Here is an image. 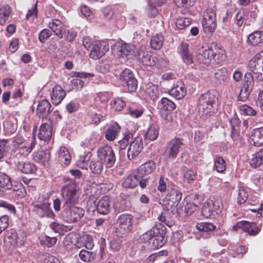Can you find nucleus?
Listing matches in <instances>:
<instances>
[{
	"instance_id": "obj_1",
	"label": "nucleus",
	"mask_w": 263,
	"mask_h": 263,
	"mask_svg": "<svg viewBox=\"0 0 263 263\" xmlns=\"http://www.w3.org/2000/svg\"><path fill=\"white\" fill-rule=\"evenodd\" d=\"M166 228L158 224L147 231L139 237L140 242L144 243L141 247L155 249L162 247L165 243Z\"/></svg>"
},
{
	"instance_id": "obj_2",
	"label": "nucleus",
	"mask_w": 263,
	"mask_h": 263,
	"mask_svg": "<svg viewBox=\"0 0 263 263\" xmlns=\"http://www.w3.org/2000/svg\"><path fill=\"white\" fill-rule=\"evenodd\" d=\"M201 62L206 65L217 64L224 59V55L216 46H202L197 51Z\"/></svg>"
},
{
	"instance_id": "obj_3",
	"label": "nucleus",
	"mask_w": 263,
	"mask_h": 263,
	"mask_svg": "<svg viewBox=\"0 0 263 263\" xmlns=\"http://www.w3.org/2000/svg\"><path fill=\"white\" fill-rule=\"evenodd\" d=\"M65 182H67L68 183L61 189V194L64 202V206L78 203L80 195L75 181L66 178L65 179Z\"/></svg>"
},
{
	"instance_id": "obj_4",
	"label": "nucleus",
	"mask_w": 263,
	"mask_h": 263,
	"mask_svg": "<svg viewBox=\"0 0 263 263\" xmlns=\"http://www.w3.org/2000/svg\"><path fill=\"white\" fill-rule=\"evenodd\" d=\"M145 46H141L137 51V56L139 61L143 66H153L157 64L158 66H165L166 61L162 57H157L152 54Z\"/></svg>"
},
{
	"instance_id": "obj_5",
	"label": "nucleus",
	"mask_w": 263,
	"mask_h": 263,
	"mask_svg": "<svg viewBox=\"0 0 263 263\" xmlns=\"http://www.w3.org/2000/svg\"><path fill=\"white\" fill-rule=\"evenodd\" d=\"M181 197L182 194L177 189L174 187L168 189L164 201L165 202L164 205L165 209L173 214L178 213L177 206L181 199Z\"/></svg>"
},
{
	"instance_id": "obj_6",
	"label": "nucleus",
	"mask_w": 263,
	"mask_h": 263,
	"mask_svg": "<svg viewBox=\"0 0 263 263\" xmlns=\"http://www.w3.org/2000/svg\"><path fill=\"white\" fill-rule=\"evenodd\" d=\"M134 224L133 217L130 214H122L117 220L116 233L121 237L126 236L132 231Z\"/></svg>"
},
{
	"instance_id": "obj_7",
	"label": "nucleus",
	"mask_w": 263,
	"mask_h": 263,
	"mask_svg": "<svg viewBox=\"0 0 263 263\" xmlns=\"http://www.w3.org/2000/svg\"><path fill=\"white\" fill-rule=\"evenodd\" d=\"M247 68L248 71L255 75L258 81H263V51L256 53L251 59Z\"/></svg>"
},
{
	"instance_id": "obj_8",
	"label": "nucleus",
	"mask_w": 263,
	"mask_h": 263,
	"mask_svg": "<svg viewBox=\"0 0 263 263\" xmlns=\"http://www.w3.org/2000/svg\"><path fill=\"white\" fill-rule=\"evenodd\" d=\"M97 156L98 159L105 164L106 167H111L116 161L115 153L111 147L107 145L98 148Z\"/></svg>"
},
{
	"instance_id": "obj_9",
	"label": "nucleus",
	"mask_w": 263,
	"mask_h": 263,
	"mask_svg": "<svg viewBox=\"0 0 263 263\" xmlns=\"http://www.w3.org/2000/svg\"><path fill=\"white\" fill-rule=\"evenodd\" d=\"M216 14L213 8L206 9L203 15L202 27L205 32L212 33L216 28Z\"/></svg>"
},
{
	"instance_id": "obj_10",
	"label": "nucleus",
	"mask_w": 263,
	"mask_h": 263,
	"mask_svg": "<svg viewBox=\"0 0 263 263\" xmlns=\"http://www.w3.org/2000/svg\"><path fill=\"white\" fill-rule=\"evenodd\" d=\"M83 209L71 205L64 206L63 213L65 220L69 223L80 220L84 215Z\"/></svg>"
},
{
	"instance_id": "obj_11",
	"label": "nucleus",
	"mask_w": 263,
	"mask_h": 263,
	"mask_svg": "<svg viewBox=\"0 0 263 263\" xmlns=\"http://www.w3.org/2000/svg\"><path fill=\"white\" fill-rule=\"evenodd\" d=\"M109 48L107 42L104 41H96L92 44L89 57L94 60L99 59L108 51Z\"/></svg>"
},
{
	"instance_id": "obj_12",
	"label": "nucleus",
	"mask_w": 263,
	"mask_h": 263,
	"mask_svg": "<svg viewBox=\"0 0 263 263\" xmlns=\"http://www.w3.org/2000/svg\"><path fill=\"white\" fill-rule=\"evenodd\" d=\"M4 241L5 245L9 247H18L24 243L25 239L23 236H19L14 230L11 229L7 232Z\"/></svg>"
},
{
	"instance_id": "obj_13",
	"label": "nucleus",
	"mask_w": 263,
	"mask_h": 263,
	"mask_svg": "<svg viewBox=\"0 0 263 263\" xmlns=\"http://www.w3.org/2000/svg\"><path fill=\"white\" fill-rule=\"evenodd\" d=\"M216 91H208L200 96L198 100L199 109L211 110L217 99Z\"/></svg>"
},
{
	"instance_id": "obj_14",
	"label": "nucleus",
	"mask_w": 263,
	"mask_h": 263,
	"mask_svg": "<svg viewBox=\"0 0 263 263\" xmlns=\"http://www.w3.org/2000/svg\"><path fill=\"white\" fill-rule=\"evenodd\" d=\"M182 145V140L180 138H175L171 140L167 144L165 152L167 158L171 160H174L177 157Z\"/></svg>"
},
{
	"instance_id": "obj_15",
	"label": "nucleus",
	"mask_w": 263,
	"mask_h": 263,
	"mask_svg": "<svg viewBox=\"0 0 263 263\" xmlns=\"http://www.w3.org/2000/svg\"><path fill=\"white\" fill-rule=\"evenodd\" d=\"M143 147L142 137L137 136L134 140L132 139L127 151L128 158L129 160L133 159L141 153Z\"/></svg>"
},
{
	"instance_id": "obj_16",
	"label": "nucleus",
	"mask_w": 263,
	"mask_h": 263,
	"mask_svg": "<svg viewBox=\"0 0 263 263\" xmlns=\"http://www.w3.org/2000/svg\"><path fill=\"white\" fill-rule=\"evenodd\" d=\"M121 80L124 85H126L128 90L134 91L137 87V81L133 72L129 69H125L120 74Z\"/></svg>"
},
{
	"instance_id": "obj_17",
	"label": "nucleus",
	"mask_w": 263,
	"mask_h": 263,
	"mask_svg": "<svg viewBox=\"0 0 263 263\" xmlns=\"http://www.w3.org/2000/svg\"><path fill=\"white\" fill-rule=\"evenodd\" d=\"M35 144V138L33 137L30 144H24L15 149L13 156L14 161H19V160L26 158L31 153Z\"/></svg>"
},
{
	"instance_id": "obj_18",
	"label": "nucleus",
	"mask_w": 263,
	"mask_h": 263,
	"mask_svg": "<svg viewBox=\"0 0 263 263\" xmlns=\"http://www.w3.org/2000/svg\"><path fill=\"white\" fill-rule=\"evenodd\" d=\"M50 204L48 202L37 204L34 206L33 211L40 217L54 218L55 214L50 208Z\"/></svg>"
},
{
	"instance_id": "obj_19",
	"label": "nucleus",
	"mask_w": 263,
	"mask_h": 263,
	"mask_svg": "<svg viewBox=\"0 0 263 263\" xmlns=\"http://www.w3.org/2000/svg\"><path fill=\"white\" fill-rule=\"evenodd\" d=\"M238 229H241L244 232H248L251 235H256L260 231L255 223L247 221H239L233 227V230L234 231H237Z\"/></svg>"
},
{
	"instance_id": "obj_20",
	"label": "nucleus",
	"mask_w": 263,
	"mask_h": 263,
	"mask_svg": "<svg viewBox=\"0 0 263 263\" xmlns=\"http://www.w3.org/2000/svg\"><path fill=\"white\" fill-rule=\"evenodd\" d=\"M178 53L181 59L186 65L193 63V54L189 49V46L186 43H182L178 47Z\"/></svg>"
},
{
	"instance_id": "obj_21",
	"label": "nucleus",
	"mask_w": 263,
	"mask_h": 263,
	"mask_svg": "<svg viewBox=\"0 0 263 263\" xmlns=\"http://www.w3.org/2000/svg\"><path fill=\"white\" fill-rule=\"evenodd\" d=\"M111 209V201L110 198L105 196L102 197L98 202L97 210L98 213L102 215L108 214Z\"/></svg>"
},
{
	"instance_id": "obj_22",
	"label": "nucleus",
	"mask_w": 263,
	"mask_h": 263,
	"mask_svg": "<svg viewBox=\"0 0 263 263\" xmlns=\"http://www.w3.org/2000/svg\"><path fill=\"white\" fill-rule=\"evenodd\" d=\"M168 94L177 100L181 99L186 94V88L181 82H177L174 86L168 90Z\"/></svg>"
},
{
	"instance_id": "obj_23",
	"label": "nucleus",
	"mask_w": 263,
	"mask_h": 263,
	"mask_svg": "<svg viewBox=\"0 0 263 263\" xmlns=\"http://www.w3.org/2000/svg\"><path fill=\"white\" fill-rule=\"evenodd\" d=\"M51 112V104L50 102L43 99L39 101L37 109L36 115L40 118H46Z\"/></svg>"
},
{
	"instance_id": "obj_24",
	"label": "nucleus",
	"mask_w": 263,
	"mask_h": 263,
	"mask_svg": "<svg viewBox=\"0 0 263 263\" xmlns=\"http://www.w3.org/2000/svg\"><path fill=\"white\" fill-rule=\"evenodd\" d=\"M66 96L65 90L60 85H56L52 88L50 93L51 99L53 104L55 105L59 104Z\"/></svg>"
},
{
	"instance_id": "obj_25",
	"label": "nucleus",
	"mask_w": 263,
	"mask_h": 263,
	"mask_svg": "<svg viewBox=\"0 0 263 263\" xmlns=\"http://www.w3.org/2000/svg\"><path fill=\"white\" fill-rule=\"evenodd\" d=\"M135 46L133 44H122L118 49V54L120 57L125 55L128 59L136 56Z\"/></svg>"
},
{
	"instance_id": "obj_26",
	"label": "nucleus",
	"mask_w": 263,
	"mask_h": 263,
	"mask_svg": "<svg viewBox=\"0 0 263 263\" xmlns=\"http://www.w3.org/2000/svg\"><path fill=\"white\" fill-rule=\"evenodd\" d=\"M249 164L253 168H259L263 165V148L252 154L249 159Z\"/></svg>"
},
{
	"instance_id": "obj_27",
	"label": "nucleus",
	"mask_w": 263,
	"mask_h": 263,
	"mask_svg": "<svg viewBox=\"0 0 263 263\" xmlns=\"http://www.w3.org/2000/svg\"><path fill=\"white\" fill-rule=\"evenodd\" d=\"M196 228L200 232V235L206 238L210 236L211 232L215 230L216 227L210 222H201L197 224Z\"/></svg>"
},
{
	"instance_id": "obj_28",
	"label": "nucleus",
	"mask_w": 263,
	"mask_h": 263,
	"mask_svg": "<svg viewBox=\"0 0 263 263\" xmlns=\"http://www.w3.org/2000/svg\"><path fill=\"white\" fill-rule=\"evenodd\" d=\"M14 162L17 170L24 174H33L36 171L35 165L30 162L15 161Z\"/></svg>"
},
{
	"instance_id": "obj_29",
	"label": "nucleus",
	"mask_w": 263,
	"mask_h": 263,
	"mask_svg": "<svg viewBox=\"0 0 263 263\" xmlns=\"http://www.w3.org/2000/svg\"><path fill=\"white\" fill-rule=\"evenodd\" d=\"M52 135V126L47 123L42 124L40 126L38 134L39 139L45 141H48L51 138Z\"/></svg>"
},
{
	"instance_id": "obj_30",
	"label": "nucleus",
	"mask_w": 263,
	"mask_h": 263,
	"mask_svg": "<svg viewBox=\"0 0 263 263\" xmlns=\"http://www.w3.org/2000/svg\"><path fill=\"white\" fill-rule=\"evenodd\" d=\"M155 163L152 161H148L141 164L138 168L137 173L140 177H143L144 175L151 174L155 169Z\"/></svg>"
},
{
	"instance_id": "obj_31",
	"label": "nucleus",
	"mask_w": 263,
	"mask_h": 263,
	"mask_svg": "<svg viewBox=\"0 0 263 263\" xmlns=\"http://www.w3.org/2000/svg\"><path fill=\"white\" fill-rule=\"evenodd\" d=\"M64 24L61 21L58 19H52L48 23V27L52 31L59 37H63V30L64 29Z\"/></svg>"
},
{
	"instance_id": "obj_32",
	"label": "nucleus",
	"mask_w": 263,
	"mask_h": 263,
	"mask_svg": "<svg viewBox=\"0 0 263 263\" xmlns=\"http://www.w3.org/2000/svg\"><path fill=\"white\" fill-rule=\"evenodd\" d=\"M251 140L255 146L263 145V127L256 128L251 133Z\"/></svg>"
},
{
	"instance_id": "obj_33",
	"label": "nucleus",
	"mask_w": 263,
	"mask_h": 263,
	"mask_svg": "<svg viewBox=\"0 0 263 263\" xmlns=\"http://www.w3.org/2000/svg\"><path fill=\"white\" fill-rule=\"evenodd\" d=\"M120 129L121 127L117 123H113L106 130L105 135V138L110 141L114 140L120 133Z\"/></svg>"
},
{
	"instance_id": "obj_34",
	"label": "nucleus",
	"mask_w": 263,
	"mask_h": 263,
	"mask_svg": "<svg viewBox=\"0 0 263 263\" xmlns=\"http://www.w3.org/2000/svg\"><path fill=\"white\" fill-rule=\"evenodd\" d=\"M248 42L252 46L263 44V31H255L250 34L248 37Z\"/></svg>"
},
{
	"instance_id": "obj_35",
	"label": "nucleus",
	"mask_w": 263,
	"mask_h": 263,
	"mask_svg": "<svg viewBox=\"0 0 263 263\" xmlns=\"http://www.w3.org/2000/svg\"><path fill=\"white\" fill-rule=\"evenodd\" d=\"M159 127L155 122H152L145 134V138L150 141H154L157 139L159 134Z\"/></svg>"
},
{
	"instance_id": "obj_36",
	"label": "nucleus",
	"mask_w": 263,
	"mask_h": 263,
	"mask_svg": "<svg viewBox=\"0 0 263 263\" xmlns=\"http://www.w3.org/2000/svg\"><path fill=\"white\" fill-rule=\"evenodd\" d=\"M12 186L11 177L5 173L0 172V191L11 190Z\"/></svg>"
},
{
	"instance_id": "obj_37",
	"label": "nucleus",
	"mask_w": 263,
	"mask_h": 263,
	"mask_svg": "<svg viewBox=\"0 0 263 263\" xmlns=\"http://www.w3.org/2000/svg\"><path fill=\"white\" fill-rule=\"evenodd\" d=\"M50 158V154L49 151H40L35 153L33 154L34 160L42 163L44 165H46Z\"/></svg>"
},
{
	"instance_id": "obj_38",
	"label": "nucleus",
	"mask_w": 263,
	"mask_h": 263,
	"mask_svg": "<svg viewBox=\"0 0 263 263\" xmlns=\"http://www.w3.org/2000/svg\"><path fill=\"white\" fill-rule=\"evenodd\" d=\"M138 179H141V177L137 173V174L130 175L125 179L122 185L125 188H133L138 185Z\"/></svg>"
},
{
	"instance_id": "obj_39",
	"label": "nucleus",
	"mask_w": 263,
	"mask_h": 263,
	"mask_svg": "<svg viewBox=\"0 0 263 263\" xmlns=\"http://www.w3.org/2000/svg\"><path fill=\"white\" fill-rule=\"evenodd\" d=\"M59 160L65 165H68L70 162V155L67 148L65 146L61 147L58 153Z\"/></svg>"
},
{
	"instance_id": "obj_40",
	"label": "nucleus",
	"mask_w": 263,
	"mask_h": 263,
	"mask_svg": "<svg viewBox=\"0 0 263 263\" xmlns=\"http://www.w3.org/2000/svg\"><path fill=\"white\" fill-rule=\"evenodd\" d=\"M160 92L158 86L153 84H149L146 89V94L153 100H155L159 97Z\"/></svg>"
},
{
	"instance_id": "obj_41",
	"label": "nucleus",
	"mask_w": 263,
	"mask_h": 263,
	"mask_svg": "<svg viewBox=\"0 0 263 263\" xmlns=\"http://www.w3.org/2000/svg\"><path fill=\"white\" fill-rule=\"evenodd\" d=\"M163 42V36L161 34H157L152 37L151 45L153 49L158 50L162 47Z\"/></svg>"
},
{
	"instance_id": "obj_42",
	"label": "nucleus",
	"mask_w": 263,
	"mask_h": 263,
	"mask_svg": "<svg viewBox=\"0 0 263 263\" xmlns=\"http://www.w3.org/2000/svg\"><path fill=\"white\" fill-rule=\"evenodd\" d=\"M11 14L9 6L4 5L0 8V25H4L8 20Z\"/></svg>"
},
{
	"instance_id": "obj_43",
	"label": "nucleus",
	"mask_w": 263,
	"mask_h": 263,
	"mask_svg": "<svg viewBox=\"0 0 263 263\" xmlns=\"http://www.w3.org/2000/svg\"><path fill=\"white\" fill-rule=\"evenodd\" d=\"M160 107L164 111L170 112L175 108L176 105L171 100L163 98L161 100Z\"/></svg>"
},
{
	"instance_id": "obj_44",
	"label": "nucleus",
	"mask_w": 263,
	"mask_h": 263,
	"mask_svg": "<svg viewBox=\"0 0 263 263\" xmlns=\"http://www.w3.org/2000/svg\"><path fill=\"white\" fill-rule=\"evenodd\" d=\"M105 164L101 160L91 161L89 164L91 171L94 173L100 174L103 171Z\"/></svg>"
},
{
	"instance_id": "obj_45",
	"label": "nucleus",
	"mask_w": 263,
	"mask_h": 263,
	"mask_svg": "<svg viewBox=\"0 0 263 263\" xmlns=\"http://www.w3.org/2000/svg\"><path fill=\"white\" fill-rule=\"evenodd\" d=\"M212 201L207 200L203 204L202 208V213L205 217L215 218L216 215L214 214V212L211 208L212 205Z\"/></svg>"
},
{
	"instance_id": "obj_46",
	"label": "nucleus",
	"mask_w": 263,
	"mask_h": 263,
	"mask_svg": "<svg viewBox=\"0 0 263 263\" xmlns=\"http://www.w3.org/2000/svg\"><path fill=\"white\" fill-rule=\"evenodd\" d=\"M252 73L249 71L245 75L244 88H246L248 90H252L254 85V78Z\"/></svg>"
},
{
	"instance_id": "obj_47",
	"label": "nucleus",
	"mask_w": 263,
	"mask_h": 263,
	"mask_svg": "<svg viewBox=\"0 0 263 263\" xmlns=\"http://www.w3.org/2000/svg\"><path fill=\"white\" fill-rule=\"evenodd\" d=\"M209 200L212 201V204L210 207L212 209V211L214 212V214L216 216L220 214L222 208L221 200L218 198H213V199H209Z\"/></svg>"
},
{
	"instance_id": "obj_48",
	"label": "nucleus",
	"mask_w": 263,
	"mask_h": 263,
	"mask_svg": "<svg viewBox=\"0 0 263 263\" xmlns=\"http://www.w3.org/2000/svg\"><path fill=\"white\" fill-rule=\"evenodd\" d=\"M91 154L90 152H87L83 156H81L77 161V165L81 168L87 169V162L89 160Z\"/></svg>"
},
{
	"instance_id": "obj_49",
	"label": "nucleus",
	"mask_w": 263,
	"mask_h": 263,
	"mask_svg": "<svg viewBox=\"0 0 263 263\" xmlns=\"http://www.w3.org/2000/svg\"><path fill=\"white\" fill-rule=\"evenodd\" d=\"M214 167L217 172L222 173L226 170V163L221 157H216L214 159Z\"/></svg>"
},
{
	"instance_id": "obj_50",
	"label": "nucleus",
	"mask_w": 263,
	"mask_h": 263,
	"mask_svg": "<svg viewBox=\"0 0 263 263\" xmlns=\"http://www.w3.org/2000/svg\"><path fill=\"white\" fill-rule=\"evenodd\" d=\"M228 76V70L226 68H222L216 70L214 78L219 81H225Z\"/></svg>"
},
{
	"instance_id": "obj_51",
	"label": "nucleus",
	"mask_w": 263,
	"mask_h": 263,
	"mask_svg": "<svg viewBox=\"0 0 263 263\" xmlns=\"http://www.w3.org/2000/svg\"><path fill=\"white\" fill-rule=\"evenodd\" d=\"M248 198V194L243 187H239L238 191L237 203L241 204L244 203Z\"/></svg>"
},
{
	"instance_id": "obj_52",
	"label": "nucleus",
	"mask_w": 263,
	"mask_h": 263,
	"mask_svg": "<svg viewBox=\"0 0 263 263\" xmlns=\"http://www.w3.org/2000/svg\"><path fill=\"white\" fill-rule=\"evenodd\" d=\"M132 140V135L130 134L125 135L123 139L119 141V147L120 151H125L126 147L130 144Z\"/></svg>"
},
{
	"instance_id": "obj_53",
	"label": "nucleus",
	"mask_w": 263,
	"mask_h": 263,
	"mask_svg": "<svg viewBox=\"0 0 263 263\" xmlns=\"http://www.w3.org/2000/svg\"><path fill=\"white\" fill-rule=\"evenodd\" d=\"M105 115L106 113L103 111H102L101 113L100 111L91 112L90 117L92 123L96 124H98L102 120H104Z\"/></svg>"
},
{
	"instance_id": "obj_54",
	"label": "nucleus",
	"mask_w": 263,
	"mask_h": 263,
	"mask_svg": "<svg viewBox=\"0 0 263 263\" xmlns=\"http://www.w3.org/2000/svg\"><path fill=\"white\" fill-rule=\"evenodd\" d=\"M9 149L8 141L5 139L0 140V160L6 156Z\"/></svg>"
},
{
	"instance_id": "obj_55",
	"label": "nucleus",
	"mask_w": 263,
	"mask_h": 263,
	"mask_svg": "<svg viewBox=\"0 0 263 263\" xmlns=\"http://www.w3.org/2000/svg\"><path fill=\"white\" fill-rule=\"evenodd\" d=\"M13 195L17 198H22L26 194V191L24 185L21 183L14 187L13 190Z\"/></svg>"
},
{
	"instance_id": "obj_56",
	"label": "nucleus",
	"mask_w": 263,
	"mask_h": 263,
	"mask_svg": "<svg viewBox=\"0 0 263 263\" xmlns=\"http://www.w3.org/2000/svg\"><path fill=\"white\" fill-rule=\"evenodd\" d=\"M197 177L196 172L192 170H189L184 173L183 178L188 183H191L195 181Z\"/></svg>"
},
{
	"instance_id": "obj_57",
	"label": "nucleus",
	"mask_w": 263,
	"mask_h": 263,
	"mask_svg": "<svg viewBox=\"0 0 263 263\" xmlns=\"http://www.w3.org/2000/svg\"><path fill=\"white\" fill-rule=\"evenodd\" d=\"M158 7L159 6H158L148 3V5L146 9L147 15L150 17H154L156 16L159 13L158 9Z\"/></svg>"
},
{
	"instance_id": "obj_58",
	"label": "nucleus",
	"mask_w": 263,
	"mask_h": 263,
	"mask_svg": "<svg viewBox=\"0 0 263 263\" xmlns=\"http://www.w3.org/2000/svg\"><path fill=\"white\" fill-rule=\"evenodd\" d=\"M239 109L242 113L247 116H255L257 114V111L255 109L246 104L240 106Z\"/></svg>"
},
{
	"instance_id": "obj_59",
	"label": "nucleus",
	"mask_w": 263,
	"mask_h": 263,
	"mask_svg": "<svg viewBox=\"0 0 263 263\" xmlns=\"http://www.w3.org/2000/svg\"><path fill=\"white\" fill-rule=\"evenodd\" d=\"M176 26L178 29H183L188 26L191 22L189 18L184 17L178 18L176 21Z\"/></svg>"
},
{
	"instance_id": "obj_60",
	"label": "nucleus",
	"mask_w": 263,
	"mask_h": 263,
	"mask_svg": "<svg viewBox=\"0 0 263 263\" xmlns=\"http://www.w3.org/2000/svg\"><path fill=\"white\" fill-rule=\"evenodd\" d=\"M79 257L82 260L85 262H89L93 259L92 252L85 250H82L79 252Z\"/></svg>"
},
{
	"instance_id": "obj_61",
	"label": "nucleus",
	"mask_w": 263,
	"mask_h": 263,
	"mask_svg": "<svg viewBox=\"0 0 263 263\" xmlns=\"http://www.w3.org/2000/svg\"><path fill=\"white\" fill-rule=\"evenodd\" d=\"M37 2L34 4L31 9L28 10L26 15V17L27 20L30 18L32 20H34L37 17Z\"/></svg>"
},
{
	"instance_id": "obj_62",
	"label": "nucleus",
	"mask_w": 263,
	"mask_h": 263,
	"mask_svg": "<svg viewBox=\"0 0 263 263\" xmlns=\"http://www.w3.org/2000/svg\"><path fill=\"white\" fill-rule=\"evenodd\" d=\"M252 180L254 184L259 189H263V175L255 174L252 177Z\"/></svg>"
},
{
	"instance_id": "obj_63",
	"label": "nucleus",
	"mask_w": 263,
	"mask_h": 263,
	"mask_svg": "<svg viewBox=\"0 0 263 263\" xmlns=\"http://www.w3.org/2000/svg\"><path fill=\"white\" fill-rule=\"evenodd\" d=\"M49 227L51 230L54 231V232L59 234L62 233L65 229L64 225L55 221L52 222L50 224Z\"/></svg>"
},
{
	"instance_id": "obj_64",
	"label": "nucleus",
	"mask_w": 263,
	"mask_h": 263,
	"mask_svg": "<svg viewBox=\"0 0 263 263\" xmlns=\"http://www.w3.org/2000/svg\"><path fill=\"white\" fill-rule=\"evenodd\" d=\"M51 34L52 33L49 29H44L40 32L39 35V39L41 42L44 43Z\"/></svg>"
}]
</instances>
